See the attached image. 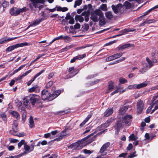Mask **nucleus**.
I'll list each match as a JSON object with an SVG mask.
<instances>
[{
	"label": "nucleus",
	"mask_w": 158,
	"mask_h": 158,
	"mask_svg": "<svg viewBox=\"0 0 158 158\" xmlns=\"http://www.w3.org/2000/svg\"><path fill=\"white\" fill-rule=\"evenodd\" d=\"M28 8L24 7L22 8L17 7H13L11 8L10 10V13L12 15L17 16L21 13H23L27 11Z\"/></svg>",
	"instance_id": "f257e3e1"
},
{
	"label": "nucleus",
	"mask_w": 158,
	"mask_h": 158,
	"mask_svg": "<svg viewBox=\"0 0 158 158\" xmlns=\"http://www.w3.org/2000/svg\"><path fill=\"white\" fill-rule=\"evenodd\" d=\"M83 141L82 139L79 140L77 142L73 143L69 146V149H73V150H79L81 149L83 147L85 146V144Z\"/></svg>",
	"instance_id": "f03ea898"
},
{
	"label": "nucleus",
	"mask_w": 158,
	"mask_h": 158,
	"mask_svg": "<svg viewBox=\"0 0 158 158\" xmlns=\"http://www.w3.org/2000/svg\"><path fill=\"white\" fill-rule=\"evenodd\" d=\"M42 99L44 101L48 102L52 100L51 94L46 89H44L41 92Z\"/></svg>",
	"instance_id": "7ed1b4c3"
},
{
	"label": "nucleus",
	"mask_w": 158,
	"mask_h": 158,
	"mask_svg": "<svg viewBox=\"0 0 158 158\" xmlns=\"http://www.w3.org/2000/svg\"><path fill=\"white\" fill-rule=\"evenodd\" d=\"M102 16H103V14L102 11L97 10L95 11L94 13L92 15L91 18L94 22H97L99 19V18Z\"/></svg>",
	"instance_id": "20e7f679"
},
{
	"label": "nucleus",
	"mask_w": 158,
	"mask_h": 158,
	"mask_svg": "<svg viewBox=\"0 0 158 158\" xmlns=\"http://www.w3.org/2000/svg\"><path fill=\"white\" fill-rule=\"evenodd\" d=\"M148 84V82H144L139 84L131 85H128L127 89H139L146 86Z\"/></svg>",
	"instance_id": "39448f33"
},
{
	"label": "nucleus",
	"mask_w": 158,
	"mask_h": 158,
	"mask_svg": "<svg viewBox=\"0 0 158 158\" xmlns=\"http://www.w3.org/2000/svg\"><path fill=\"white\" fill-rule=\"evenodd\" d=\"M111 7L114 12L116 14L122 13L124 12V8L121 4H118L116 6L113 5Z\"/></svg>",
	"instance_id": "423d86ee"
},
{
	"label": "nucleus",
	"mask_w": 158,
	"mask_h": 158,
	"mask_svg": "<svg viewBox=\"0 0 158 158\" xmlns=\"http://www.w3.org/2000/svg\"><path fill=\"white\" fill-rule=\"evenodd\" d=\"M29 101L33 105H35V102L38 101L40 99V97L36 94H30L28 96Z\"/></svg>",
	"instance_id": "0eeeda50"
},
{
	"label": "nucleus",
	"mask_w": 158,
	"mask_h": 158,
	"mask_svg": "<svg viewBox=\"0 0 158 158\" xmlns=\"http://www.w3.org/2000/svg\"><path fill=\"white\" fill-rule=\"evenodd\" d=\"M136 106L137 113H140L142 112L144 106V103L143 102L140 100H139L137 102Z\"/></svg>",
	"instance_id": "6e6552de"
},
{
	"label": "nucleus",
	"mask_w": 158,
	"mask_h": 158,
	"mask_svg": "<svg viewBox=\"0 0 158 158\" xmlns=\"http://www.w3.org/2000/svg\"><path fill=\"white\" fill-rule=\"evenodd\" d=\"M92 135L93 134H91L90 135H88L82 139L84 143H85V144H85V146L95 140V136H94L93 137L90 138V136H92Z\"/></svg>",
	"instance_id": "1a4fd4ad"
},
{
	"label": "nucleus",
	"mask_w": 158,
	"mask_h": 158,
	"mask_svg": "<svg viewBox=\"0 0 158 158\" xmlns=\"http://www.w3.org/2000/svg\"><path fill=\"white\" fill-rule=\"evenodd\" d=\"M132 117L131 115H126L123 119V122L125 123L126 126H129L131 124V120Z\"/></svg>",
	"instance_id": "9d476101"
},
{
	"label": "nucleus",
	"mask_w": 158,
	"mask_h": 158,
	"mask_svg": "<svg viewBox=\"0 0 158 158\" xmlns=\"http://www.w3.org/2000/svg\"><path fill=\"white\" fill-rule=\"evenodd\" d=\"M146 60L149 64V66H148L147 67L149 69L152 67L154 64L157 63V60L156 59H153L152 60H150L148 57H147L146 58Z\"/></svg>",
	"instance_id": "9b49d317"
},
{
	"label": "nucleus",
	"mask_w": 158,
	"mask_h": 158,
	"mask_svg": "<svg viewBox=\"0 0 158 158\" xmlns=\"http://www.w3.org/2000/svg\"><path fill=\"white\" fill-rule=\"evenodd\" d=\"M108 147L109 143H106L104 144L100 149V153L102 154V155H106V153L105 151Z\"/></svg>",
	"instance_id": "f8f14e48"
},
{
	"label": "nucleus",
	"mask_w": 158,
	"mask_h": 158,
	"mask_svg": "<svg viewBox=\"0 0 158 158\" xmlns=\"http://www.w3.org/2000/svg\"><path fill=\"white\" fill-rule=\"evenodd\" d=\"M17 37L10 38L8 37H4L0 40V44L6 43L8 42L17 38Z\"/></svg>",
	"instance_id": "ddd939ff"
},
{
	"label": "nucleus",
	"mask_w": 158,
	"mask_h": 158,
	"mask_svg": "<svg viewBox=\"0 0 158 158\" xmlns=\"http://www.w3.org/2000/svg\"><path fill=\"white\" fill-rule=\"evenodd\" d=\"M24 149L25 151L28 152H30L32 151L34 148V145L31 144L30 146L27 145L26 143L24 144Z\"/></svg>",
	"instance_id": "4468645a"
},
{
	"label": "nucleus",
	"mask_w": 158,
	"mask_h": 158,
	"mask_svg": "<svg viewBox=\"0 0 158 158\" xmlns=\"http://www.w3.org/2000/svg\"><path fill=\"white\" fill-rule=\"evenodd\" d=\"M130 46H133V45L132 44H126L124 45H123L119 46L117 47L116 49V50L118 51H120V50H122L123 49L128 48Z\"/></svg>",
	"instance_id": "2eb2a0df"
},
{
	"label": "nucleus",
	"mask_w": 158,
	"mask_h": 158,
	"mask_svg": "<svg viewBox=\"0 0 158 158\" xmlns=\"http://www.w3.org/2000/svg\"><path fill=\"white\" fill-rule=\"evenodd\" d=\"M122 125L121 121H118L116 126H115V129L116 131H115V134L117 135L119 131L122 128Z\"/></svg>",
	"instance_id": "dca6fc26"
},
{
	"label": "nucleus",
	"mask_w": 158,
	"mask_h": 158,
	"mask_svg": "<svg viewBox=\"0 0 158 158\" xmlns=\"http://www.w3.org/2000/svg\"><path fill=\"white\" fill-rule=\"evenodd\" d=\"M157 21L156 20L153 19H149L146 20L145 21H144L143 23L140 24L141 26L144 25L146 24H150L152 23H156Z\"/></svg>",
	"instance_id": "f3484780"
},
{
	"label": "nucleus",
	"mask_w": 158,
	"mask_h": 158,
	"mask_svg": "<svg viewBox=\"0 0 158 158\" xmlns=\"http://www.w3.org/2000/svg\"><path fill=\"white\" fill-rule=\"evenodd\" d=\"M61 91L60 90H57L53 92V94H51L52 100L57 97L60 94Z\"/></svg>",
	"instance_id": "a211bd4d"
},
{
	"label": "nucleus",
	"mask_w": 158,
	"mask_h": 158,
	"mask_svg": "<svg viewBox=\"0 0 158 158\" xmlns=\"http://www.w3.org/2000/svg\"><path fill=\"white\" fill-rule=\"evenodd\" d=\"M43 20V18H41L39 19H36L35 22H33L29 26L27 27V29L29 28L30 27L32 26H35L38 24L41 21Z\"/></svg>",
	"instance_id": "6ab92c4d"
},
{
	"label": "nucleus",
	"mask_w": 158,
	"mask_h": 158,
	"mask_svg": "<svg viewBox=\"0 0 158 158\" xmlns=\"http://www.w3.org/2000/svg\"><path fill=\"white\" fill-rule=\"evenodd\" d=\"M33 5L36 7L37 3H43L45 1V0H30Z\"/></svg>",
	"instance_id": "aec40b11"
},
{
	"label": "nucleus",
	"mask_w": 158,
	"mask_h": 158,
	"mask_svg": "<svg viewBox=\"0 0 158 158\" xmlns=\"http://www.w3.org/2000/svg\"><path fill=\"white\" fill-rule=\"evenodd\" d=\"M91 117V115L90 114H89L85 118V119L80 124V127H81L84 125Z\"/></svg>",
	"instance_id": "412c9836"
},
{
	"label": "nucleus",
	"mask_w": 158,
	"mask_h": 158,
	"mask_svg": "<svg viewBox=\"0 0 158 158\" xmlns=\"http://www.w3.org/2000/svg\"><path fill=\"white\" fill-rule=\"evenodd\" d=\"M125 8L126 9H129L132 6H133V5L131 3L129 2L128 1H126L124 3V4Z\"/></svg>",
	"instance_id": "4be33fe9"
},
{
	"label": "nucleus",
	"mask_w": 158,
	"mask_h": 158,
	"mask_svg": "<svg viewBox=\"0 0 158 158\" xmlns=\"http://www.w3.org/2000/svg\"><path fill=\"white\" fill-rule=\"evenodd\" d=\"M17 47L16 44L9 46L6 48V51L8 52H11L14 50L15 49L17 48Z\"/></svg>",
	"instance_id": "5701e85b"
},
{
	"label": "nucleus",
	"mask_w": 158,
	"mask_h": 158,
	"mask_svg": "<svg viewBox=\"0 0 158 158\" xmlns=\"http://www.w3.org/2000/svg\"><path fill=\"white\" fill-rule=\"evenodd\" d=\"M75 19L76 21H78L80 22L81 23L84 21V18L82 16L79 15H76Z\"/></svg>",
	"instance_id": "b1692460"
},
{
	"label": "nucleus",
	"mask_w": 158,
	"mask_h": 158,
	"mask_svg": "<svg viewBox=\"0 0 158 158\" xmlns=\"http://www.w3.org/2000/svg\"><path fill=\"white\" fill-rule=\"evenodd\" d=\"M127 110V106L123 107L120 109L119 110V113L120 114H123Z\"/></svg>",
	"instance_id": "393cba45"
},
{
	"label": "nucleus",
	"mask_w": 158,
	"mask_h": 158,
	"mask_svg": "<svg viewBox=\"0 0 158 158\" xmlns=\"http://www.w3.org/2000/svg\"><path fill=\"white\" fill-rule=\"evenodd\" d=\"M9 112L15 118H17L19 116V114L15 111L10 110L9 111Z\"/></svg>",
	"instance_id": "a878e982"
},
{
	"label": "nucleus",
	"mask_w": 158,
	"mask_h": 158,
	"mask_svg": "<svg viewBox=\"0 0 158 158\" xmlns=\"http://www.w3.org/2000/svg\"><path fill=\"white\" fill-rule=\"evenodd\" d=\"M82 0H76L75 2L73 7L76 8L77 6L80 5L82 2Z\"/></svg>",
	"instance_id": "bb28decb"
},
{
	"label": "nucleus",
	"mask_w": 158,
	"mask_h": 158,
	"mask_svg": "<svg viewBox=\"0 0 158 158\" xmlns=\"http://www.w3.org/2000/svg\"><path fill=\"white\" fill-rule=\"evenodd\" d=\"M29 101V98L28 96L25 97L23 99V103L24 105L27 106L28 105Z\"/></svg>",
	"instance_id": "cd10ccee"
},
{
	"label": "nucleus",
	"mask_w": 158,
	"mask_h": 158,
	"mask_svg": "<svg viewBox=\"0 0 158 158\" xmlns=\"http://www.w3.org/2000/svg\"><path fill=\"white\" fill-rule=\"evenodd\" d=\"M105 19L103 18V16L99 18V23L101 25H103L105 24Z\"/></svg>",
	"instance_id": "c85d7f7f"
},
{
	"label": "nucleus",
	"mask_w": 158,
	"mask_h": 158,
	"mask_svg": "<svg viewBox=\"0 0 158 158\" xmlns=\"http://www.w3.org/2000/svg\"><path fill=\"white\" fill-rule=\"evenodd\" d=\"M119 81L120 84H124L127 82V80L123 77H121L119 78Z\"/></svg>",
	"instance_id": "c756f323"
},
{
	"label": "nucleus",
	"mask_w": 158,
	"mask_h": 158,
	"mask_svg": "<svg viewBox=\"0 0 158 158\" xmlns=\"http://www.w3.org/2000/svg\"><path fill=\"white\" fill-rule=\"evenodd\" d=\"M29 123H30L29 127L30 128H32L34 127V122L33 120V118L31 116L30 118Z\"/></svg>",
	"instance_id": "7c9ffc66"
},
{
	"label": "nucleus",
	"mask_w": 158,
	"mask_h": 158,
	"mask_svg": "<svg viewBox=\"0 0 158 158\" xmlns=\"http://www.w3.org/2000/svg\"><path fill=\"white\" fill-rule=\"evenodd\" d=\"M123 88L122 87L119 86L117 87L116 89L118 93L119 92L120 94H121L124 92L126 91V89L122 90Z\"/></svg>",
	"instance_id": "2f4dec72"
},
{
	"label": "nucleus",
	"mask_w": 158,
	"mask_h": 158,
	"mask_svg": "<svg viewBox=\"0 0 158 158\" xmlns=\"http://www.w3.org/2000/svg\"><path fill=\"white\" fill-rule=\"evenodd\" d=\"M17 48L19 47H22L25 46H27L28 45V43L27 42H24L20 44H16Z\"/></svg>",
	"instance_id": "473e14b6"
},
{
	"label": "nucleus",
	"mask_w": 158,
	"mask_h": 158,
	"mask_svg": "<svg viewBox=\"0 0 158 158\" xmlns=\"http://www.w3.org/2000/svg\"><path fill=\"white\" fill-rule=\"evenodd\" d=\"M66 130L65 129L63 131H62L61 134L60 136L59 137V138H57L56 140H59V139H61L63 137L66 135Z\"/></svg>",
	"instance_id": "72a5a7b5"
},
{
	"label": "nucleus",
	"mask_w": 158,
	"mask_h": 158,
	"mask_svg": "<svg viewBox=\"0 0 158 158\" xmlns=\"http://www.w3.org/2000/svg\"><path fill=\"white\" fill-rule=\"evenodd\" d=\"M66 19H69V23L71 24H73L74 23V19L73 18L71 17L70 16L68 17V18L67 17H66Z\"/></svg>",
	"instance_id": "f704fd0d"
},
{
	"label": "nucleus",
	"mask_w": 158,
	"mask_h": 158,
	"mask_svg": "<svg viewBox=\"0 0 158 158\" xmlns=\"http://www.w3.org/2000/svg\"><path fill=\"white\" fill-rule=\"evenodd\" d=\"M158 102V100H157V101H156L155 102V103H153L152 105H151L147 109V113H149L152 109V108L153 106H154V105L155 104H156L157 102Z\"/></svg>",
	"instance_id": "c9c22d12"
},
{
	"label": "nucleus",
	"mask_w": 158,
	"mask_h": 158,
	"mask_svg": "<svg viewBox=\"0 0 158 158\" xmlns=\"http://www.w3.org/2000/svg\"><path fill=\"white\" fill-rule=\"evenodd\" d=\"M130 139L135 141L138 138L136 136H135L134 134H131L129 137Z\"/></svg>",
	"instance_id": "e433bc0d"
},
{
	"label": "nucleus",
	"mask_w": 158,
	"mask_h": 158,
	"mask_svg": "<svg viewBox=\"0 0 158 158\" xmlns=\"http://www.w3.org/2000/svg\"><path fill=\"white\" fill-rule=\"evenodd\" d=\"M38 88V86H35L32 87L29 89L28 91L30 92H33L35 91L36 89Z\"/></svg>",
	"instance_id": "4c0bfd02"
},
{
	"label": "nucleus",
	"mask_w": 158,
	"mask_h": 158,
	"mask_svg": "<svg viewBox=\"0 0 158 158\" xmlns=\"http://www.w3.org/2000/svg\"><path fill=\"white\" fill-rule=\"evenodd\" d=\"M9 3L6 1H4L2 4V6L3 8H6L9 6Z\"/></svg>",
	"instance_id": "58836bf2"
},
{
	"label": "nucleus",
	"mask_w": 158,
	"mask_h": 158,
	"mask_svg": "<svg viewBox=\"0 0 158 158\" xmlns=\"http://www.w3.org/2000/svg\"><path fill=\"white\" fill-rule=\"evenodd\" d=\"M101 9L104 11H106L107 10V8L106 4H102L101 6Z\"/></svg>",
	"instance_id": "ea45409f"
},
{
	"label": "nucleus",
	"mask_w": 158,
	"mask_h": 158,
	"mask_svg": "<svg viewBox=\"0 0 158 158\" xmlns=\"http://www.w3.org/2000/svg\"><path fill=\"white\" fill-rule=\"evenodd\" d=\"M147 70V68H142L139 70V72H140V73L143 74L145 73Z\"/></svg>",
	"instance_id": "a19ab883"
},
{
	"label": "nucleus",
	"mask_w": 158,
	"mask_h": 158,
	"mask_svg": "<svg viewBox=\"0 0 158 158\" xmlns=\"http://www.w3.org/2000/svg\"><path fill=\"white\" fill-rule=\"evenodd\" d=\"M83 152L85 154H90L94 152L93 151H90L89 150L85 149L83 150Z\"/></svg>",
	"instance_id": "79ce46f5"
},
{
	"label": "nucleus",
	"mask_w": 158,
	"mask_h": 158,
	"mask_svg": "<svg viewBox=\"0 0 158 158\" xmlns=\"http://www.w3.org/2000/svg\"><path fill=\"white\" fill-rule=\"evenodd\" d=\"M114 55L115 59H116L121 57L123 55V53L122 52H120Z\"/></svg>",
	"instance_id": "37998d69"
},
{
	"label": "nucleus",
	"mask_w": 158,
	"mask_h": 158,
	"mask_svg": "<svg viewBox=\"0 0 158 158\" xmlns=\"http://www.w3.org/2000/svg\"><path fill=\"white\" fill-rule=\"evenodd\" d=\"M44 70H42V71L40 72L37 73L34 77L33 78L34 79H35H35L38 77L41 74H42L43 73H44Z\"/></svg>",
	"instance_id": "c03bdc74"
},
{
	"label": "nucleus",
	"mask_w": 158,
	"mask_h": 158,
	"mask_svg": "<svg viewBox=\"0 0 158 158\" xmlns=\"http://www.w3.org/2000/svg\"><path fill=\"white\" fill-rule=\"evenodd\" d=\"M114 82L112 81H109V91L113 89L114 86Z\"/></svg>",
	"instance_id": "a18cd8bd"
},
{
	"label": "nucleus",
	"mask_w": 158,
	"mask_h": 158,
	"mask_svg": "<svg viewBox=\"0 0 158 158\" xmlns=\"http://www.w3.org/2000/svg\"><path fill=\"white\" fill-rule=\"evenodd\" d=\"M53 85V82L52 81H49L46 85V88H49L51 87V86Z\"/></svg>",
	"instance_id": "49530a36"
},
{
	"label": "nucleus",
	"mask_w": 158,
	"mask_h": 158,
	"mask_svg": "<svg viewBox=\"0 0 158 158\" xmlns=\"http://www.w3.org/2000/svg\"><path fill=\"white\" fill-rule=\"evenodd\" d=\"M25 141L24 140H22L18 144V146L19 148H20L24 144Z\"/></svg>",
	"instance_id": "de8ad7c7"
},
{
	"label": "nucleus",
	"mask_w": 158,
	"mask_h": 158,
	"mask_svg": "<svg viewBox=\"0 0 158 158\" xmlns=\"http://www.w3.org/2000/svg\"><path fill=\"white\" fill-rule=\"evenodd\" d=\"M86 56L85 54H83L82 55H79L76 56V58H77V59L81 60L85 57Z\"/></svg>",
	"instance_id": "09e8293b"
},
{
	"label": "nucleus",
	"mask_w": 158,
	"mask_h": 158,
	"mask_svg": "<svg viewBox=\"0 0 158 158\" xmlns=\"http://www.w3.org/2000/svg\"><path fill=\"white\" fill-rule=\"evenodd\" d=\"M9 140L11 143H15L18 141V139L11 138H10L9 139Z\"/></svg>",
	"instance_id": "8fccbe9b"
},
{
	"label": "nucleus",
	"mask_w": 158,
	"mask_h": 158,
	"mask_svg": "<svg viewBox=\"0 0 158 158\" xmlns=\"http://www.w3.org/2000/svg\"><path fill=\"white\" fill-rule=\"evenodd\" d=\"M31 69L29 70L28 71L24 73H23L21 76H22V77L23 78V77H25V76H26L29 73H31Z\"/></svg>",
	"instance_id": "3c124183"
},
{
	"label": "nucleus",
	"mask_w": 158,
	"mask_h": 158,
	"mask_svg": "<svg viewBox=\"0 0 158 158\" xmlns=\"http://www.w3.org/2000/svg\"><path fill=\"white\" fill-rule=\"evenodd\" d=\"M126 59L125 57H122L120 59L116 60V63H118L124 61Z\"/></svg>",
	"instance_id": "603ef678"
},
{
	"label": "nucleus",
	"mask_w": 158,
	"mask_h": 158,
	"mask_svg": "<svg viewBox=\"0 0 158 158\" xmlns=\"http://www.w3.org/2000/svg\"><path fill=\"white\" fill-rule=\"evenodd\" d=\"M45 55V54H39L38 55V56L37 57V58L35 60H34V61H35L37 60H38V59H40L41 57L43 56H44Z\"/></svg>",
	"instance_id": "864d4df0"
},
{
	"label": "nucleus",
	"mask_w": 158,
	"mask_h": 158,
	"mask_svg": "<svg viewBox=\"0 0 158 158\" xmlns=\"http://www.w3.org/2000/svg\"><path fill=\"white\" fill-rule=\"evenodd\" d=\"M67 113V112L65 111L64 110L59 111L58 112V114L60 115H63L66 114Z\"/></svg>",
	"instance_id": "5fc2aeb1"
},
{
	"label": "nucleus",
	"mask_w": 158,
	"mask_h": 158,
	"mask_svg": "<svg viewBox=\"0 0 158 158\" xmlns=\"http://www.w3.org/2000/svg\"><path fill=\"white\" fill-rule=\"evenodd\" d=\"M136 153V152H135L133 153H131L129 156L128 157V158H133L135 156H136V155H135V154Z\"/></svg>",
	"instance_id": "6e6d98bb"
},
{
	"label": "nucleus",
	"mask_w": 158,
	"mask_h": 158,
	"mask_svg": "<svg viewBox=\"0 0 158 158\" xmlns=\"http://www.w3.org/2000/svg\"><path fill=\"white\" fill-rule=\"evenodd\" d=\"M58 133L57 130H55L52 131L51 133V135H52L53 136H55Z\"/></svg>",
	"instance_id": "4d7b16f0"
},
{
	"label": "nucleus",
	"mask_w": 158,
	"mask_h": 158,
	"mask_svg": "<svg viewBox=\"0 0 158 158\" xmlns=\"http://www.w3.org/2000/svg\"><path fill=\"white\" fill-rule=\"evenodd\" d=\"M35 80V79H34V78H33L32 79H31L30 80H29L27 83V85H30Z\"/></svg>",
	"instance_id": "13d9d810"
},
{
	"label": "nucleus",
	"mask_w": 158,
	"mask_h": 158,
	"mask_svg": "<svg viewBox=\"0 0 158 158\" xmlns=\"http://www.w3.org/2000/svg\"><path fill=\"white\" fill-rule=\"evenodd\" d=\"M23 78L22 76L21 75L20 76H19L17 77H15L14 78V79L15 80V81H17L19 80H21Z\"/></svg>",
	"instance_id": "bf43d9fd"
},
{
	"label": "nucleus",
	"mask_w": 158,
	"mask_h": 158,
	"mask_svg": "<svg viewBox=\"0 0 158 158\" xmlns=\"http://www.w3.org/2000/svg\"><path fill=\"white\" fill-rule=\"evenodd\" d=\"M104 116L105 117H107L109 116V110L107 109L104 113Z\"/></svg>",
	"instance_id": "052dcab7"
},
{
	"label": "nucleus",
	"mask_w": 158,
	"mask_h": 158,
	"mask_svg": "<svg viewBox=\"0 0 158 158\" xmlns=\"http://www.w3.org/2000/svg\"><path fill=\"white\" fill-rule=\"evenodd\" d=\"M133 147V145L131 143L129 144L128 146L127 147V149L128 150H131Z\"/></svg>",
	"instance_id": "680f3d73"
},
{
	"label": "nucleus",
	"mask_w": 158,
	"mask_h": 158,
	"mask_svg": "<svg viewBox=\"0 0 158 158\" xmlns=\"http://www.w3.org/2000/svg\"><path fill=\"white\" fill-rule=\"evenodd\" d=\"M26 116V115L25 113L23 114L22 115V119L23 121L24 122L25 121Z\"/></svg>",
	"instance_id": "e2e57ef3"
},
{
	"label": "nucleus",
	"mask_w": 158,
	"mask_h": 158,
	"mask_svg": "<svg viewBox=\"0 0 158 158\" xmlns=\"http://www.w3.org/2000/svg\"><path fill=\"white\" fill-rule=\"evenodd\" d=\"M74 27L75 29H78L80 28V25L79 23H77L74 26Z\"/></svg>",
	"instance_id": "0e129e2a"
},
{
	"label": "nucleus",
	"mask_w": 158,
	"mask_h": 158,
	"mask_svg": "<svg viewBox=\"0 0 158 158\" xmlns=\"http://www.w3.org/2000/svg\"><path fill=\"white\" fill-rule=\"evenodd\" d=\"M15 147L14 146H10L8 147V150L10 151H11L12 150H13L15 149Z\"/></svg>",
	"instance_id": "69168bd1"
},
{
	"label": "nucleus",
	"mask_w": 158,
	"mask_h": 158,
	"mask_svg": "<svg viewBox=\"0 0 158 158\" xmlns=\"http://www.w3.org/2000/svg\"><path fill=\"white\" fill-rule=\"evenodd\" d=\"M17 126V124L15 123L13 124V125L12 128L13 129V131H16V130H17L16 129V127Z\"/></svg>",
	"instance_id": "338daca9"
},
{
	"label": "nucleus",
	"mask_w": 158,
	"mask_h": 158,
	"mask_svg": "<svg viewBox=\"0 0 158 158\" xmlns=\"http://www.w3.org/2000/svg\"><path fill=\"white\" fill-rule=\"evenodd\" d=\"M108 126L109 124L108 123H106L104 124H102L101 126V127L105 128L107 127Z\"/></svg>",
	"instance_id": "774afa93"
}]
</instances>
